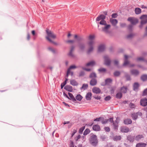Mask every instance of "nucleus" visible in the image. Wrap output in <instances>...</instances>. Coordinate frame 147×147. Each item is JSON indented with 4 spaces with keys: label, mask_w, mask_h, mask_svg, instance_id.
<instances>
[{
    "label": "nucleus",
    "mask_w": 147,
    "mask_h": 147,
    "mask_svg": "<svg viewBox=\"0 0 147 147\" xmlns=\"http://www.w3.org/2000/svg\"><path fill=\"white\" fill-rule=\"evenodd\" d=\"M74 40H68L66 41V42L67 43H72L74 42Z\"/></svg>",
    "instance_id": "61"
},
{
    "label": "nucleus",
    "mask_w": 147,
    "mask_h": 147,
    "mask_svg": "<svg viewBox=\"0 0 147 147\" xmlns=\"http://www.w3.org/2000/svg\"><path fill=\"white\" fill-rule=\"evenodd\" d=\"M102 25H105L102 30L103 31L106 33L109 32V29L111 27L110 25L107 24L106 22L103 20H102Z\"/></svg>",
    "instance_id": "3"
},
{
    "label": "nucleus",
    "mask_w": 147,
    "mask_h": 147,
    "mask_svg": "<svg viewBox=\"0 0 147 147\" xmlns=\"http://www.w3.org/2000/svg\"><path fill=\"white\" fill-rule=\"evenodd\" d=\"M120 74V73L119 72L116 71L114 73V75L115 76H118Z\"/></svg>",
    "instance_id": "58"
},
{
    "label": "nucleus",
    "mask_w": 147,
    "mask_h": 147,
    "mask_svg": "<svg viewBox=\"0 0 147 147\" xmlns=\"http://www.w3.org/2000/svg\"><path fill=\"white\" fill-rule=\"evenodd\" d=\"M140 19H141V21L140 27L141 28L142 26L143 25L147 23V16L146 15H142Z\"/></svg>",
    "instance_id": "4"
},
{
    "label": "nucleus",
    "mask_w": 147,
    "mask_h": 147,
    "mask_svg": "<svg viewBox=\"0 0 147 147\" xmlns=\"http://www.w3.org/2000/svg\"><path fill=\"white\" fill-rule=\"evenodd\" d=\"M110 21L112 24L113 26H115L118 23L117 20L116 19L110 18Z\"/></svg>",
    "instance_id": "15"
},
{
    "label": "nucleus",
    "mask_w": 147,
    "mask_h": 147,
    "mask_svg": "<svg viewBox=\"0 0 147 147\" xmlns=\"http://www.w3.org/2000/svg\"><path fill=\"white\" fill-rule=\"evenodd\" d=\"M85 126H83L82 127L80 128L79 131V133L80 134H82L83 131L84 129Z\"/></svg>",
    "instance_id": "38"
},
{
    "label": "nucleus",
    "mask_w": 147,
    "mask_h": 147,
    "mask_svg": "<svg viewBox=\"0 0 147 147\" xmlns=\"http://www.w3.org/2000/svg\"><path fill=\"white\" fill-rule=\"evenodd\" d=\"M48 49L51 52H52L53 53H55V50L54 49H53V48H52V47H49Z\"/></svg>",
    "instance_id": "46"
},
{
    "label": "nucleus",
    "mask_w": 147,
    "mask_h": 147,
    "mask_svg": "<svg viewBox=\"0 0 147 147\" xmlns=\"http://www.w3.org/2000/svg\"><path fill=\"white\" fill-rule=\"evenodd\" d=\"M92 93L90 92H88L85 96L86 98L88 100H90L91 99Z\"/></svg>",
    "instance_id": "19"
},
{
    "label": "nucleus",
    "mask_w": 147,
    "mask_h": 147,
    "mask_svg": "<svg viewBox=\"0 0 147 147\" xmlns=\"http://www.w3.org/2000/svg\"><path fill=\"white\" fill-rule=\"evenodd\" d=\"M92 91L96 94H98L100 93V90L99 88L96 87H94L92 89Z\"/></svg>",
    "instance_id": "13"
},
{
    "label": "nucleus",
    "mask_w": 147,
    "mask_h": 147,
    "mask_svg": "<svg viewBox=\"0 0 147 147\" xmlns=\"http://www.w3.org/2000/svg\"><path fill=\"white\" fill-rule=\"evenodd\" d=\"M132 117L134 119H136L138 117V115L137 113H134L132 114Z\"/></svg>",
    "instance_id": "36"
},
{
    "label": "nucleus",
    "mask_w": 147,
    "mask_h": 147,
    "mask_svg": "<svg viewBox=\"0 0 147 147\" xmlns=\"http://www.w3.org/2000/svg\"><path fill=\"white\" fill-rule=\"evenodd\" d=\"M79 47L81 50H83L85 48V45L84 44L80 43L79 45Z\"/></svg>",
    "instance_id": "40"
},
{
    "label": "nucleus",
    "mask_w": 147,
    "mask_h": 147,
    "mask_svg": "<svg viewBox=\"0 0 147 147\" xmlns=\"http://www.w3.org/2000/svg\"><path fill=\"white\" fill-rule=\"evenodd\" d=\"M113 125L114 129H117L118 127L117 124L114 123H113Z\"/></svg>",
    "instance_id": "49"
},
{
    "label": "nucleus",
    "mask_w": 147,
    "mask_h": 147,
    "mask_svg": "<svg viewBox=\"0 0 147 147\" xmlns=\"http://www.w3.org/2000/svg\"><path fill=\"white\" fill-rule=\"evenodd\" d=\"M46 32L47 34V36L46 37V39L50 42L53 43L55 45H56L57 44L56 42L53 41L50 38H51L53 39H54L56 38V36L54 35L53 32L49 30L48 29L46 30Z\"/></svg>",
    "instance_id": "1"
},
{
    "label": "nucleus",
    "mask_w": 147,
    "mask_h": 147,
    "mask_svg": "<svg viewBox=\"0 0 147 147\" xmlns=\"http://www.w3.org/2000/svg\"><path fill=\"white\" fill-rule=\"evenodd\" d=\"M107 11H105L103 12V13L105 15L102 14V20H103L105 18V16L107 14Z\"/></svg>",
    "instance_id": "41"
},
{
    "label": "nucleus",
    "mask_w": 147,
    "mask_h": 147,
    "mask_svg": "<svg viewBox=\"0 0 147 147\" xmlns=\"http://www.w3.org/2000/svg\"><path fill=\"white\" fill-rule=\"evenodd\" d=\"M135 136H129L127 137V139L130 142H133L135 140Z\"/></svg>",
    "instance_id": "23"
},
{
    "label": "nucleus",
    "mask_w": 147,
    "mask_h": 147,
    "mask_svg": "<svg viewBox=\"0 0 147 147\" xmlns=\"http://www.w3.org/2000/svg\"><path fill=\"white\" fill-rule=\"evenodd\" d=\"M63 96L68 99H69V97L68 96L67 94H66L65 92H63Z\"/></svg>",
    "instance_id": "56"
},
{
    "label": "nucleus",
    "mask_w": 147,
    "mask_h": 147,
    "mask_svg": "<svg viewBox=\"0 0 147 147\" xmlns=\"http://www.w3.org/2000/svg\"><path fill=\"white\" fill-rule=\"evenodd\" d=\"M104 129L106 131L109 132L110 131V128L108 127H105Z\"/></svg>",
    "instance_id": "53"
},
{
    "label": "nucleus",
    "mask_w": 147,
    "mask_h": 147,
    "mask_svg": "<svg viewBox=\"0 0 147 147\" xmlns=\"http://www.w3.org/2000/svg\"><path fill=\"white\" fill-rule=\"evenodd\" d=\"M82 69L86 71H90L91 69H90L86 68H84V67H82Z\"/></svg>",
    "instance_id": "62"
},
{
    "label": "nucleus",
    "mask_w": 147,
    "mask_h": 147,
    "mask_svg": "<svg viewBox=\"0 0 147 147\" xmlns=\"http://www.w3.org/2000/svg\"><path fill=\"white\" fill-rule=\"evenodd\" d=\"M70 84L73 86H77L78 85V83L74 79L70 80Z\"/></svg>",
    "instance_id": "17"
},
{
    "label": "nucleus",
    "mask_w": 147,
    "mask_h": 147,
    "mask_svg": "<svg viewBox=\"0 0 147 147\" xmlns=\"http://www.w3.org/2000/svg\"><path fill=\"white\" fill-rule=\"evenodd\" d=\"M88 87V85L87 84H82V86L80 88L81 90H86Z\"/></svg>",
    "instance_id": "22"
},
{
    "label": "nucleus",
    "mask_w": 147,
    "mask_h": 147,
    "mask_svg": "<svg viewBox=\"0 0 147 147\" xmlns=\"http://www.w3.org/2000/svg\"><path fill=\"white\" fill-rule=\"evenodd\" d=\"M117 13H113L112 15V18H115L117 17Z\"/></svg>",
    "instance_id": "52"
},
{
    "label": "nucleus",
    "mask_w": 147,
    "mask_h": 147,
    "mask_svg": "<svg viewBox=\"0 0 147 147\" xmlns=\"http://www.w3.org/2000/svg\"><path fill=\"white\" fill-rule=\"evenodd\" d=\"M146 144L144 143H139L136 145V147H145Z\"/></svg>",
    "instance_id": "25"
},
{
    "label": "nucleus",
    "mask_w": 147,
    "mask_h": 147,
    "mask_svg": "<svg viewBox=\"0 0 147 147\" xmlns=\"http://www.w3.org/2000/svg\"><path fill=\"white\" fill-rule=\"evenodd\" d=\"M137 60L138 61H144V59L143 57H140L137 58Z\"/></svg>",
    "instance_id": "48"
},
{
    "label": "nucleus",
    "mask_w": 147,
    "mask_h": 147,
    "mask_svg": "<svg viewBox=\"0 0 147 147\" xmlns=\"http://www.w3.org/2000/svg\"><path fill=\"white\" fill-rule=\"evenodd\" d=\"M77 67L75 65H72L70 66L67 69L69 70V71H70L71 69H75Z\"/></svg>",
    "instance_id": "44"
},
{
    "label": "nucleus",
    "mask_w": 147,
    "mask_h": 147,
    "mask_svg": "<svg viewBox=\"0 0 147 147\" xmlns=\"http://www.w3.org/2000/svg\"><path fill=\"white\" fill-rule=\"evenodd\" d=\"M89 141L90 143L93 146H97L98 143V140L96 136L92 134H91Z\"/></svg>",
    "instance_id": "2"
},
{
    "label": "nucleus",
    "mask_w": 147,
    "mask_h": 147,
    "mask_svg": "<svg viewBox=\"0 0 147 147\" xmlns=\"http://www.w3.org/2000/svg\"><path fill=\"white\" fill-rule=\"evenodd\" d=\"M94 123L92 120H91L90 123L88 124V125L89 126H91Z\"/></svg>",
    "instance_id": "60"
},
{
    "label": "nucleus",
    "mask_w": 147,
    "mask_h": 147,
    "mask_svg": "<svg viewBox=\"0 0 147 147\" xmlns=\"http://www.w3.org/2000/svg\"><path fill=\"white\" fill-rule=\"evenodd\" d=\"M105 82L106 84H108L111 83L112 80L109 78L105 80Z\"/></svg>",
    "instance_id": "42"
},
{
    "label": "nucleus",
    "mask_w": 147,
    "mask_h": 147,
    "mask_svg": "<svg viewBox=\"0 0 147 147\" xmlns=\"http://www.w3.org/2000/svg\"><path fill=\"white\" fill-rule=\"evenodd\" d=\"M141 79L143 81L146 80H147V75H142L141 77Z\"/></svg>",
    "instance_id": "39"
},
{
    "label": "nucleus",
    "mask_w": 147,
    "mask_h": 147,
    "mask_svg": "<svg viewBox=\"0 0 147 147\" xmlns=\"http://www.w3.org/2000/svg\"><path fill=\"white\" fill-rule=\"evenodd\" d=\"M101 20V15H100L98 17H97L96 19V21L98 24V28L99 29H100V28H99V25H101V20Z\"/></svg>",
    "instance_id": "12"
},
{
    "label": "nucleus",
    "mask_w": 147,
    "mask_h": 147,
    "mask_svg": "<svg viewBox=\"0 0 147 147\" xmlns=\"http://www.w3.org/2000/svg\"><path fill=\"white\" fill-rule=\"evenodd\" d=\"M97 80L95 78H92L90 81V84L91 86H94L97 84Z\"/></svg>",
    "instance_id": "14"
},
{
    "label": "nucleus",
    "mask_w": 147,
    "mask_h": 147,
    "mask_svg": "<svg viewBox=\"0 0 147 147\" xmlns=\"http://www.w3.org/2000/svg\"><path fill=\"white\" fill-rule=\"evenodd\" d=\"M144 137V135L143 134H140L137 135L135 137V140L139 141Z\"/></svg>",
    "instance_id": "20"
},
{
    "label": "nucleus",
    "mask_w": 147,
    "mask_h": 147,
    "mask_svg": "<svg viewBox=\"0 0 147 147\" xmlns=\"http://www.w3.org/2000/svg\"><path fill=\"white\" fill-rule=\"evenodd\" d=\"M129 128L126 127H122L121 128V131L123 132H128L129 131Z\"/></svg>",
    "instance_id": "16"
},
{
    "label": "nucleus",
    "mask_w": 147,
    "mask_h": 147,
    "mask_svg": "<svg viewBox=\"0 0 147 147\" xmlns=\"http://www.w3.org/2000/svg\"><path fill=\"white\" fill-rule=\"evenodd\" d=\"M122 96V94L121 92H118L116 95V97L117 98H120Z\"/></svg>",
    "instance_id": "37"
},
{
    "label": "nucleus",
    "mask_w": 147,
    "mask_h": 147,
    "mask_svg": "<svg viewBox=\"0 0 147 147\" xmlns=\"http://www.w3.org/2000/svg\"><path fill=\"white\" fill-rule=\"evenodd\" d=\"M100 119H101V117H100L99 118H96V119H94L93 121L98 122L100 121Z\"/></svg>",
    "instance_id": "54"
},
{
    "label": "nucleus",
    "mask_w": 147,
    "mask_h": 147,
    "mask_svg": "<svg viewBox=\"0 0 147 147\" xmlns=\"http://www.w3.org/2000/svg\"><path fill=\"white\" fill-rule=\"evenodd\" d=\"M90 131L89 129H86L83 133V135L84 136H86L89 134Z\"/></svg>",
    "instance_id": "32"
},
{
    "label": "nucleus",
    "mask_w": 147,
    "mask_h": 147,
    "mask_svg": "<svg viewBox=\"0 0 147 147\" xmlns=\"http://www.w3.org/2000/svg\"><path fill=\"white\" fill-rule=\"evenodd\" d=\"M68 80V79L67 78H65V81L62 83L61 85V89H62L63 87L67 83V82Z\"/></svg>",
    "instance_id": "33"
},
{
    "label": "nucleus",
    "mask_w": 147,
    "mask_h": 147,
    "mask_svg": "<svg viewBox=\"0 0 147 147\" xmlns=\"http://www.w3.org/2000/svg\"><path fill=\"white\" fill-rule=\"evenodd\" d=\"M139 86V84L137 83H135L133 86L134 89V90L136 91L138 90Z\"/></svg>",
    "instance_id": "26"
},
{
    "label": "nucleus",
    "mask_w": 147,
    "mask_h": 147,
    "mask_svg": "<svg viewBox=\"0 0 147 147\" xmlns=\"http://www.w3.org/2000/svg\"><path fill=\"white\" fill-rule=\"evenodd\" d=\"M127 20L130 22L131 24L134 25L136 24L138 22V20L134 18L129 17Z\"/></svg>",
    "instance_id": "5"
},
{
    "label": "nucleus",
    "mask_w": 147,
    "mask_h": 147,
    "mask_svg": "<svg viewBox=\"0 0 147 147\" xmlns=\"http://www.w3.org/2000/svg\"><path fill=\"white\" fill-rule=\"evenodd\" d=\"M70 71H69V70H68L67 69L66 75V77H67V78L68 77L69 74L70 73Z\"/></svg>",
    "instance_id": "63"
},
{
    "label": "nucleus",
    "mask_w": 147,
    "mask_h": 147,
    "mask_svg": "<svg viewBox=\"0 0 147 147\" xmlns=\"http://www.w3.org/2000/svg\"><path fill=\"white\" fill-rule=\"evenodd\" d=\"M83 98L82 96L80 94H78L76 97V99L79 101H80Z\"/></svg>",
    "instance_id": "30"
},
{
    "label": "nucleus",
    "mask_w": 147,
    "mask_h": 147,
    "mask_svg": "<svg viewBox=\"0 0 147 147\" xmlns=\"http://www.w3.org/2000/svg\"><path fill=\"white\" fill-rule=\"evenodd\" d=\"M143 95L144 96L147 95V88L144 90L143 92Z\"/></svg>",
    "instance_id": "55"
},
{
    "label": "nucleus",
    "mask_w": 147,
    "mask_h": 147,
    "mask_svg": "<svg viewBox=\"0 0 147 147\" xmlns=\"http://www.w3.org/2000/svg\"><path fill=\"white\" fill-rule=\"evenodd\" d=\"M92 129L94 131H98L100 130V128L99 125H95L93 126Z\"/></svg>",
    "instance_id": "18"
},
{
    "label": "nucleus",
    "mask_w": 147,
    "mask_h": 147,
    "mask_svg": "<svg viewBox=\"0 0 147 147\" xmlns=\"http://www.w3.org/2000/svg\"><path fill=\"white\" fill-rule=\"evenodd\" d=\"M74 49V46H72L71 47V49L69 53H68V55L69 56L72 57H74L75 55L73 53V52Z\"/></svg>",
    "instance_id": "10"
},
{
    "label": "nucleus",
    "mask_w": 147,
    "mask_h": 147,
    "mask_svg": "<svg viewBox=\"0 0 147 147\" xmlns=\"http://www.w3.org/2000/svg\"><path fill=\"white\" fill-rule=\"evenodd\" d=\"M85 75V72L83 71H81L79 74V76L82 77L84 76Z\"/></svg>",
    "instance_id": "45"
},
{
    "label": "nucleus",
    "mask_w": 147,
    "mask_h": 147,
    "mask_svg": "<svg viewBox=\"0 0 147 147\" xmlns=\"http://www.w3.org/2000/svg\"><path fill=\"white\" fill-rule=\"evenodd\" d=\"M124 57L125 58L124 62L123 64L124 66H126L127 65H128L130 67H132L134 66V65L133 64L131 65L129 63V62L127 60V59L129 57V56L127 55H125Z\"/></svg>",
    "instance_id": "7"
},
{
    "label": "nucleus",
    "mask_w": 147,
    "mask_h": 147,
    "mask_svg": "<svg viewBox=\"0 0 147 147\" xmlns=\"http://www.w3.org/2000/svg\"><path fill=\"white\" fill-rule=\"evenodd\" d=\"M104 59L105 64L107 65H109L111 63V61L108 57L107 56H105L104 57Z\"/></svg>",
    "instance_id": "9"
},
{
    "label": "nucleus",
    "mask_w": 147,
    "mask_h": 147,
    "mask_svg": "<svg viewBox=\"0 0 147 147\" xmlns=\"http://www.w3.org/2000/svg\"><path fill=\"white\" fill-rule=\"evenodd\" d=\"M96 77V75L94 72H92L91 73L89 76V78H95Z\"/></svg>",
    "instance_id": "29"
},
{
    "label": "nucleus",
    "mask_w": 147,
    "mask_h": 147,
    "mask_svg": "<svg viewBox=\"0 0 147 147\" xmlns=\"http://www.w3.org/2000/svg\"><path fill=\"white\" fill-rule=\"evenodd\" d=\"M64 89L69 92H72L73 91V88L72 86L69 85H67L64 87Z\"/></svg>",
    "instance_id": "11"
},
{
    "label": "nucleus",
    "mask_w": 147,
    "mask_h": 147,
    "mask_svg": "<svg viewBox=\"0 0 147 147\" xmlns=\"http://www.w3.org/2000/svg\"><path fill=\"white\" fill-rule=\"evenodd\" d=\"M135 12L136 14L140 13L141 12V10L140 8H136L135 10Z\"/></svg>",
    "instance_id": "34"
},
{
    "label": "nucleus",
    "mask_w": 147,
    "mask_h": 147,
    "mask_svg": "<svg viewBox=\"0 0 147 147\" xmlns=\"http://www.w3.org/2000/svg\"><path fill=\"white\" fill-rule=\"evenodd\" d=\"M95 64V61H91L87 63L86 64V66H93Z\"/></svg>",
    "instance_id": "27"
},
{
    "label": "nucleus",
    "mask_w": 147,
    "mask_h": 147,
    "mask_svg": "<svg viewBox=\"0 0 147 147\" xmlns=\"http://www.w3.org/2000/svg\"><path fill=\"white\" fill-rule=\"evenodd\" d=\"M124 123L126 124H129L131 123L132 121L131 119H127L124 120Z\"/></svg>",
    "instance_id": "24"
},
{
    "label": "nucleus",
    "mask_w": 147,
    "mask_h": 147,
    "mask_svg": "<svg viewBox=\"0 0 147 147\" xmlns=\"http://www.w3.org/2000/svg\"><path fill=\"white\" fill-rule=\"evenodd\" d=\"M81 136L80 135H79L76 138V141H78V140L80 138Z\"/></svg>",
    "instance_id": "59"
},
{
    "label": "nucleus",
    "mask_w": 147,
    "mask_h": 147,
    "mask_svg": "<svg viewBox=\"0 0 147 147\" xmlns=\"http://www.w3.org/2000/svg\"><path fill=\"white\" fill-rule=\"evenodd\" d=\"M94 43V41H89L88 42V44L90 47L87 53H89L92 52L93 50V44Z\"/></svg>",
    "instance_id": "6"
},
{
    "label": "nucleus",
    "mask_w": 147,
    "mask_h": 147,
    "mask_svg": "<svg viewBox=\"0 0 147 147\" xmlns=\"http://www.w3.org/2000/svg\"><path fill=\"white\" fill-rule=\"evenodd\" d=\"M129 106L131 108H134L135 107V105L134 104L132 103H130L129 104Z\"/></svg>",
    "instance_id": "64"
},
{
    "label": "nucleus",
    "mask_w": 147,
    "mask_h": 147,
    "mask_svg": "<svg viewBox=\"0 0 147 147\" xmlns=\"http://www.w3.org/2000/svg\"><path fill=\"white\" fill-rule=\"evenodd\" d=\"M127 88L126 87H123L121 89V91L123 93H125L126 92Z\"/></svg>",
    "instance_id": "35"
},
{
    "label": "nucleus",
    "mask_w": 147,
    "mask_h": 147,
    "mask_svg": "<svg viewBox=\"0 0 147 147\" xmlns=\"http://www.w3.org/2000/svg\"><path fill=\"white\" fill-rule=\"evenodd\" d=\"M140 103V105L143 106H145L147 105V99L146 98L141 99Z\"/></svg>",
    "instance_id": "8"
},
{
    "label": "nucleus",
    "mask_w": 147,
    "mask_h": 147,
    "mask_svg": "<svg viewBox=\"0 0 147 147\" xmlns=\"http://www.w3.org/2000/svg\"><path fill=\"white\" fill-rule=\"evenodd\" d=\"M101 52V45H100L98 46V53Z\"/></svg>",
    "instance_id": "57"
},
{
    "label": "nucleus",
    "mask_w": 147,
    "mask_h": 147,
    "mask_svg": "<svg viewBox=\"0 0 147 147\" xmlns=\"http://www.w3.org/2000/svg\"><path fill=\"white\" fill-rule=\"evenodd\" d=\"M121 138V137L120 136H115L114 138V140L117 141L120 140Z\"/></svg>",
    "instance_id": "43"
},
{
    "label": "nucleus",
    "mask_w": 147,
    "mask_h": 147,
    "mask_svg": "<svg viewBox=\"0 0 147 147\" xmlns=\"http://www.w3.org/2000/svg\"><path fill=\"white\" fill-rule=\"evenodd\" d=\"M76 132L77 131L76 130L74 129L73 130L72 133H71V137H72L76 133Z\"/></svg>",
    "instance_id": "51"
},
{
    "label": "nucleus",
    "mask_w": 147,
    "mask_h": 147,
    "mask_svg": "<svg viewBox=\"0 0 147 147\" xmlns=\"http://www.w3.org/2000/svg\"><path fill=\"white\" fill-rule=\"evenodd\" d=\"M68 94L69 98V99H69L72 100V101L74 102L76 101V100L71 93L68 92Z\"/></svg>",
    "instance_id": "21"
},
{
    "label": "nucleus",
    "mask_w": 147,
    "mask_h": 147,
    "mask_svg": "<svg viewBox=\"0 0 147 147\" xmlns=\"http://www.w3.org/2000/svg\"><path fill=\"white\" fill-rule=\"evenodd\" d=\"M95 36L94 35H90L88 37V39L90 40V41H94L93 40L95 38Z\"/></svg>",
    "instance_id": "31"
},
{
    "label": "nucleus",
    "mask_w": 147,
    "mask_h": 147,
    "mask_svg": "<svg viewBox=\"0 0 147 147\" xmlns=\"http://www.w3.org/2000/svg\"><path fill=\"white\" fill-rule=\"evenodd\" d=\"M131 74L134 75H137L139 74L138 71L136 70H132L131 71Z\"/></svg>",
    "instance_id": "28"
},
{
    "label": "nucleus",
    "mask_w": 147,
    "mask_h": 147,
    "mask_svg": "<svg viewBox=\"0 0 147 147\" xmlns=\"http://www.w3.org/2000/svg\"><path fill=\"white\" fill-rule=\"evenodd\" d=\"M103 119V118L102 117V123H107L109 120L108 119H105L104 120V119Z\"/></svg>",
    "instance_id": "47"
},
{
    "label": "nucleus",
    "mask_w": 147,
    "mask_h": 147,
    "mask_svg": "<svg viewBox=\"0 0 147 147\" xmlns=\"http://www.w3.org/2000/svg\"><path fill=\"white\" fill-rule=\"evenodd\" d=\"M111 98V97L109 96H106L105 98V100L106 101H108Z\"/></svg>",
    "instance_id": "50"
}]
</instances>
